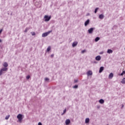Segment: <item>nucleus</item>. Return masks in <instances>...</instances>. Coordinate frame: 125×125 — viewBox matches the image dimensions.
<instances>
[{"label":"nucleus","instance_id":"f704fd0d","mask_svg":"<svg viewBox=\"0 0 125 125\" xmlns=\"http://www.w3.org/2000/svg\"><path fill=\"white\" fill-rule=\"evenodd\" d=\"M1 32H2V29L0 30V34H1Z\"/></svg>","mask_w":125,"mask_h":125},{"label":"nucleus","instance_id":"a211bd4d","mask_svg":"<svg viewBox=\"0 0 125 125\" xmlns=\"http://www.w3.org/2000/svg\"><path fill=\"white\" fill-rule=\"evenodd\" d=\"M89 123V118H86L85 120V123L88 124Z\"/></svg>","mask_w":125,"mask_h":125},{"label":"nucleus","instance_id":"39448f33","mask_svg":"<svg viewBox=\"0 0 125 125\" xmlns=\"http://www.w3.org/2000/svg\"><path fill=\"white\" fill-rule=\"evenodd\" d=\"M34 2L35 6H37V7H41V5H40V3L37 1V0H34Z\"/></svg>","mask_w":125,"mask_h":125},{"label":"nucleus","instance_id":"2eb2a0df","mask_svg":"<svg viewBox=\"0 0 125 125\" xmlns=\"http://www.w3.org/2000/svg\"><path fill=\"white\" fill-rule=\"evenodd\" d=\"M99 18L100 19H104V15H103L102 14L100 15Z\"/></svg>","mask_w":125,"mask_h":125},{"label":"nucleus","instance_id":"c9c22d12","mask_svg":"<svg viewBox=\"0 0 125 125\" xmlns=\"http://www.w3.org/2000/svg\"><path fill=\"white\" fill-rule=\"evenodd\" d=\"M123 107H125V105L124 104L122 105V109H123Z\"/></svg>","mask_w":125,"mask_h":125},{"label":"nucleus","instance_id":"20e7f679","mask_svg":"<svg viewBox=\"0 0 125 125\" xmlns=\"http://www.w3.org/2000/svg\"><path fill=\"white\" fill-rule=\"evenodd\" d=\"M51 33V31L43 33L42 34V38H45V37H47V36L49 35V34Z\"/></svg>","mask_w":125,"mask_h":125},{"label":"nucleus","instance_id":"393cba45","mask_svg":"<svg viewBox=\"0 0 125 125\" xmlns=\"http://www.w3.org/2000/svg\"><path fill=\"white\" fill-rule=\"evenodd\" d=\"M10 117V115H8L6 116L5 120H8L9 119V117Z\"/></svg>","mask_w":125,"mask_h":125},{"label":"nucleus","instance_id":"c756f323","mask_svg":"<svg viewBox=\"0 0 125 125\" xmlns=\"http://www.w3.org/2000/svg\"><path fill=\"white\" fill-rule=\"evenodd\" d=\"M28 28H26L25 29V31H24V32H25V33H27V32H28Z\"/></svg>","mask_w":125,"mask_h":125},{"label":"nucleus","instance_id":"f257e3e1","mask_svg":"<svg viewBox=\"0 0 125 125\" xmlns=\"http://www.w3.org/2000/svg\"><path fill=\"white\" fill-rule=\"evenodd\" d=\"M7 67H3L0 70V76H1L2 74H4V72L7 71Z\"/></svg>","mask_w":125,"mask_h":125},{"label":"nucleus","instance_id":"412c9836","mask_svg":"<svg viewBox=\"0 0 125 125\" xmlns=\"http://www.w3.org/2000/svg\"><path fill=\"white\" fill-rule=\"evenodd\" d=\"M44 81L45 82H46V83H49V79L48 78H45L44 79Z\"/></svg>","mask_w":125,"mask_h":125},{"label":"nucleus","instance_id":"0eeeda50","mask_svg":"<svg viewBox=\"0 0 125 125\" xmlns=\"http://www.w3.org/2000/svg\"><path fill=\"white\" fill-rule=\"evenodd\" d=\"M87 75L88 76H92V71L91 70H89L86 72Z\"/></svg>","mask_w":125,"mask_h":125},{"label":"nucleus","instance_id":"e433bc0d","mask_svg":"<svg viewBox=\"0 0 125 125\" xmlns=\"http://www.w3.org/2000/svg\"><path fill=\"white\" fill-rule=\"evenodd\" d=\"M53 56H54V54L51 55V57H53Z\"/></svg>","mask_w":125,"mask_h":125},{"label":"nucleus","instance_id":"b1692460","mask_svg":"<svg viewBox=\"0 0 125 125\" xmlns=\"http://www.w3.org/2000/svg\"><path fill=\"white\" fill-rule=\"evenodd\" d=\"M98 9H99V8H96L95 9L94 13H97V11H98Z\"/></svg>","mask_w":125,"mask_h":125},{"label":"nucleus","instance_id":"f3484780","mask_svg":"<svg viewBox=\"0 0 125 125\" xmlns=\"http://www.w3.org/2000/svg\"><path fill=\"white\" fill-rule=\"evenodd\" d=\"M99 103H100L101 104H103L104 103V100L103 99H100L99 101Z\"/></svg>","mask_w":125,"mask_h":125},{"label":"nucleus","instance_id":"dca6fc26","mask_svg":"<svg viewBox=\"0 0 125 125\" xmlns=\"http://www.w3.org/2000/svg\"><path fill=\"white\" fill-rule=\"evenodd\" d=\"M3 67H5V68H6V67L8 66V64L7 63V62H4L3 64Z\"/></svg>","mask_w":125,"mask_h":125},{"label":"nucleus","instance_id":"6e6552de","mask_svg":"<svg viewBox=\"0 0 125 125\" xmlns=\"http://www.w3.org/2000/svg\"><path fill=\"white\" fill-rule=\"evenodd\" d=\"M95 59L97 61H100L101 60V57L100 56H97L96 57Z\"/></svg>","mask_w":125,"mask_h":125},{"label":"nucleus","instance_id":"1a4fd4ad","mask_svg":"<svg viewBox=\"0 0 125 125\" xmlns=\"http://www.w3.org/2000/svg\"><path fill=\"white\" fill-rule=\"evenodd\" d=\"M71 123V121H70V119H66V121H65V124L66 125H70Z\"/></svg>","mask_w":125,"mask_h":125},{"label":"nucleus","instance_id":"c85d7f7f","mask_svg":"<svg viewBox=\"0 0 125 125\" xmlns=\"http://www.w3.org/2000/svg\"><path fill=\"white\" fill-rule=\"evenodd\" d=\"M78 88V85H75L73 86V88Z\"/></svg>","mask_w":125,"mask_h":125},{"label":"nucleus","instance_id":"72a5a7b5","mask_svg":"<svg viewBox=\"0 0 125 125\" xmlns=\"http://www.w3.org/2000/svg\"><path fill=\"white\" fill-rule=\"evenodd\" d=\"M74 82H75V83H78V80H74Z\"/></svg>","mask_w":125,"mask_h":125},{"label":"nucleus","instance_id":"4be33fe9","mask_svg":"<svg viewBox=\"0 0 125 125\" xmlns=\"http://www.w3.org/2000/svg\"><path fill=\"white\" fill-rule=\"evenodd\" d=\"M51 49V47L50 46H48L47 49V52H48L49 51H50V50Z\"/></svg>","mask_w":125,"mask_h":125},{"label":"nucleus","instance_id":"2f4dec72","mask_svg":"<svg viewBox=\"0 0 125 125\" xmlns=\"http://www.w3.org/2000/svg\"><path fill=\"white\" fill-rule=\"evenodd\" d=\"M97 109H100V105H97Z\"/></svg>","mask_w":125,"mask_h":125},{"label":"nucleus","instance_id":"9d476101","mask_svg":"<svg viewBox=\"0 0 125 125\" xmlns=\"http://www.w3.org/2000/svg\"><path fill=\"white\" fill-rule=\"evenodd\" d=\"M89 20H87L86 21H85L84 22V26L85 27H86V26H87V25H88L89 24Z\"/></svg>","mask_w":125,"mask_h":125},{"label":"nucleus","instance_id":"a878e982","mask_svg":"<svg viewBox=\"0 0 125 125\" xmlns=\"http://www.w3.org/2000/svg\"><path fill=\"white\" fill-rule=\"evenodd\" d=\"M32 36H35L36 33L35 32H31Z\"/></svg>","mask_w":125,"mask_h":125},{"label":"nucleus","instance_id":"7c9ffc66","mask_svg":"<svg viewBox=\"0 0 125 125\" xmlns=\"http://www.w3.org/2000/svg\"><path fill=\"white\" fill-rule=\"evenodd\" d=\"M66 111H67V110H66V109H65L63 110V114H65V113H66Z\"/></svg>","mask_w":125,"mask_h":125},{"label":"nucleus","instance_id":"473e14b6","mask_svg":"<svg viewBox=\"0 0 125 125\" xmlns=\"http://www.w3.org/2000/svg\"><path fill=\"white\" fill-rule=\"evenodd\" d=\"M38 125H42V123L39 122V123H38Z\"/></svg>","mask_w":125,"mask_h":125},{"label":"nucleus","instance_id":"423d86ee","mask_svg":"<svg viewBox=\"0 0 125 125\" xmlns=\"http://www.w3.org/2000/svg\"><path fill=\"white\" fill-rule=\"evenodd\" d=\"M94 30V28L92 27L88 30V32L89 34H92L93 31Z\"/></svg>","mask_w":125,"mask_h":125},{"label":"nucleus","instance_id":"9b49d317","mask_svg":"<svg viewBox=\"0 0 125 125\" xmlns=\"http://www.w3.org/2000/svg\"><path fill=\"white\" fill-rule=\"evenodd\" d=\"M78 45V42H73L72 43V47H75V46H77Z\"/></svg>","mask_w":125,"mask_h":125},{"label":"nucleus","instance_id":"ddd939ff","mask_svg":"<svg viewBox=\"0 0 125 125\" xmlns=\"http://www.w3.org/2000/svg\"><path fill=\"white\" fill-rule=\"evenodd\" d=\"M107 53H108V54H110L111 53H113V50L109 49L107 50Z\"/></svg>","mask_w":125,"mask_h":125},{"label":"nucleus","instance_id":"f8f14e48","mask_svg":"<svg viewBox=\"0 0 125 125\" xmlns=\"http://www.w3.org/2000/svg\"><path fill=\"white\" fill-rule=\"evenodd\" d=\"M104 70V67L101 66L100 68L99 73H102V72H103Z\"/></svg>","mask_w":125,"mask_h":125},{"label":"nucleus","instance_id":"4c0bfd02","mask_svg":"<svg viewBox=\"0 0 125 125\" xmlns=\"http://www.w3.org/2000/svg\"><path fill=\"white\" fill-rule=\"evenodd\" d=\"M65 113H64V112H63V113L62 114V116H63V115H64Z\"/></svg>","mask_w":125,"mask_h":125},{"label":"nucleus","instance_id":"7ed1b4c3","mask_svg":"<svg viewBox=\"0 0 125 125\" xmlns=\"http://www.w3.org/2000/svg\"><path fill=\"white\" fill-rule=\"evenodd\" d=\"M17 119L19 120V122L20 123H21L22 122V120H23V118L22 117V114H19L17 116Z\"/></svg>","mask_w":125,"mask_h":125},{"label":"nucleus","instance_id":"f03ea898","mask_svg":"<svg viewBox=\"0 0 125 125\" xmlns=\"http://www.w3.org/2000/svg\"><path fill=\"white\" fill-rule=\"evenodd\" d=\"M51 19V16H48L47 15H45L44 16V21H45V22H48V21H49V20H50Z\"/></svg>","mask_w":125,"mask_h":125},{"label":"nucleus","instance_id":"6ab92c4d","mask_svg":"<svg viewBox=\"0 0 125 125\" xmlns=\"http://www.w3.org/2000/svg\"><path fill=\"white\" fill-rule=\"evenodd\" d=\"M121 83H123V84H125V78H124L122 81L121 82Z\"/></svg>","mask_w":125,"mask_h":125},{"label":"nucleus","instance_id":"bb28decb","mask_svg":"<svg viewBox=\"0 0 125 125\" xmlns=\"http://www.w3.org/2000/svg\"><path fill=\"white\" fill-rule=\"evenodd\" d=\"M86 51L85 50H82V52H81V53H84V52H85Z\"/></svg>","mask_w":125,"mask_h":125},{"label":"nucleus","instance_id":"58836bf2","mask_svg":"<svg viewBox=\"0 0 125 125\" xmlns=\"http://www.w3.org/2000/svg\"><path fill=\"white\" fill-rule=\"evenodd\" d=\"M2 41L0 39V42H1Z\"/></svg>","mask_w":125,"mask_h":125},{"label":"nucleus","instance_id":"cd10ccee","mask_svg":"<svg viewBox=\"0 0 125 125\" xmlns=\"http://www.w3.org/2000/svg\"><path fill=\"white\" fill-rule=\"evenodd\" d=\"M30 75H28L26 76L27 80H29V79H30Z\"/></svg>","mask_w":125,"mask_h":125},{"label":"nucleus","instance_id":"4468645a","mask_svg":"<svg viewBox=\"0 0 125 125\" xmlns=\"http://www.w3.org/2000/svg\"><path fill=\"white\" fill-rule=\"evenodd\" d=\"M113 77H114V75L113 74V73H111L109 74L108 78L109 79H113Z\"/></svg>","mask_w":125,"mask_h":125},{"label":"nucleus","instance_id":"ea45409f","mask_svg":"<svg viewBox=\"0 0 125 125\" xmlns=\"http://www.w3.org/2000/svg\"><path fill=\"white\" fill-rule=\"evenodd\" d=\"M100 54H103V52H101Z\"/></svg>","mask_w":125,"mask_h":125},{"label":"nucleus","instance_id":"5701e85b","mask_svg":"<svg viewBox=\"0 0 125 125\" xmlns=\"http://www.w3.org/2000/svg\"><path fill=\"white\" fill-rule=\"evenodd\" d=\"M125 74V71H123V72L121 74H119V76H124Z\"/></svg>","mask_w":125,"mask_h":125},{"label":"nucleus","instance_id":"aec40b11","mask_svg":"<svg viewBox=\"0 0 125 125\" xmlns=\"http://www.w3.org/2000/svg\"><path fill=\"white\" fill-rule=\"evenodd\" d=\"M100 40V38L96 37L95 39V42H98V41H99Z\"/></svg>","mask_w":125,"mask_h":125}]
</instances>
